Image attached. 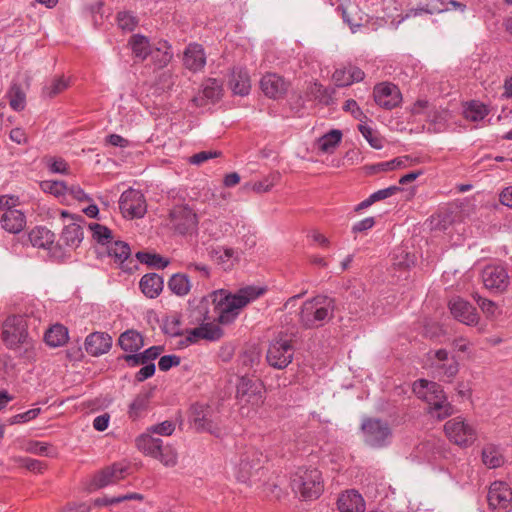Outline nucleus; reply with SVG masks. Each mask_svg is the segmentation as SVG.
<instances>
[{
  "mask_svg": "<svg viewBox=\"0 0 512 512\" xmlns=\"http://www.w3.org/2000/svg\"><path fill=\"white\" fill-rule=\"evenodd\" d=\"M92 232L93 239L101 245H108L112 242V231L101 224L91 223L88 225Z\"/></svg>",
  "mask_w": 512,
  "mask_h": 512,
  "instance_id": "obj_41",
  "label": "nucleus"
},
{
  "mask_svg": "<svg viewBox=\"0 0 512 512\" xmlns=\"http://www.w3.org/2000/svg\"><path fill=\"white\" fill-rule=\"evenodd\" d=\"M137 261L140 263L146 264L151 267H155L158 269H164L168 266L169 260L163 258L159 254L149 253V252H137L136 253Z\"/></svg>",
  "mask_w": 512,
  "mask_h": 512,
  "instance_id": "obj_40",
  "label": "nucleus"
},
{
  "mask_svg": "<svg viewBox=\"0 0 512 512\" xmlns=\"http://www.w3.org/2000/svg\"><path fill=\"white\" fill-rule=\"evenodd\" d=\"M335 306L333 298L317 295L303 303L299 321L306 328L320 327L333 317Z\"/></svg>",
  "mask_w": 512,
  "mask_h": 512,
  "instance_id": "obj_3",
  "label": "nucleus"
},
{
  "mask_svg": "<svg viewBox=\"0 0 512 512\" xmlns=\"http://www.w3.org/2000/svg\"><path fill=\"white\" fill-rule=\"evenodd\" d=\"M428 120L434 125V131H442L450 119V114L445 109H432L427 114Z\"/></svg>",
  "mask_w": 512,
  "mask_h": 512,
  "instance_id": "obj_42",
  "label": "nucleus"
},
{
  "mask_svg": "<svg viewBox=\"0 0 512 512\" xmlns=\"http://www.w3.org/2000/svg\"><path fill=\"white\" fill-rule=\"evenodd\" d=\"M156 367L154 363H146L136 374L135 379L138 382H143L152 377L155 373Z\"/></svg>",
  "mask_w": 512,
  "mask_h": 512,
  "instance_id": "obj_64",
  "label": "nucleus"
},
{
  "mask_svg": "<svg viewBox=\"0 0 512 512\" xmlns=\"http://www.w3.org/2000/svg\"><path fill=\"white\" fill-rule=\"evenodd\" d=\"M181 359L177 355H164L159 359L158 367L161 371H168L173 366H178Z\"/></svg>",
  "mask_w": 512,
  "mask_h": 512,
  "instance_id": "obj_60",
  "label": "nucleus"
},
{
  "mask_svg": "<svg viewBox=\"0 0 512 512\" xmlns=\"http://www.w3.org/2000/svg\"><path fill=\"white\" fill-rule=\"evenodd\" d=\"M127 470L128 466L121 463H114L95 474L92 485L94 488H103L107 485L117 483L125 478Z\"/></svg>",
  "mask_w": 512,
  "mask_h": 512,
  "instance_id": "obj_21",
  "label": "nucleus"
},
{
  "mask_svg": "<svg viewBox=\"0 0 512 512\" xmlns=\"http://www.w3.org/2000/svg\"><path fill=\"white\" fill-rule=\"evenodd\" d=\"M40 412H41L40 408H33L26 412L16 414L11 418L10 423L11 424H22V423L29 422V421L35 419L40 414Z\"/></svg>",
  "mask_w": 512,
  "mask_h": 512,
  "instance_id": "obj_54",
  "label": "nucleus"
},
{
  "mask_svg": "<svg viewBox=\"0 0 512 512\" xmlns=\"http://www.w3.org/2000/svg\"><path fill=\"white\" fill-rule=\"evenodd\" d=\"M444 431L448 439L460 447L471 446L477 438L475 428L461 417L448 420Z\"/></svg>",
  "mask_w": 512,
  "mask_h": 512,
  "instance_id": "obj_11",
  "label": "nucleus"
},
{
  "mask_svg": "<svg viewBox=\"0 0 512 512\" xmlns=\"http://www.w3.org/2000/svg\"><path fill=\"white\" fill-rule=\"evenodd\" d=\"M363 441L372 448H383L390 444L392 429L388 422L379 419L366 417L361 423Z\"/></svg>",
  "mask_w": 512,
  "mask_h": 512,
  "instance_id": "obj_6",
  "label": "nucleus"
},
{
  "mask_svg": "<svg viewBox=\"0 0 512 512\" xmlns=\"http://www.w3.org/2000/svg\"><path fill=\"white\" fill-rule=\"evenodd\" d=\"M291 487L303 500L317 499L324 490L322 474L316 468L300 467L291 478Z\"/></svg>",
  "mask_w": 512,
  "mask_h": 512,
  "instance_id": "obj_4",
  "label": "nucleus"
},
{
  "mask_svg": "<svg viewBox=\"0 0 512 512\" xmlns=\"http://www.w3.org/2000/svg\"><path fill=\"white\" fill-rule=\"evenodd\" d=\"M481 276L485 288L493 293H503L510 285L507 269L502 265H487Z\"/></svg>",
  "mask_w": 512,
  "mask_h": 512,
  "instance_id": "obj_14",
  "label": "nucleus"
},
{
  "mask_svg": "<svg viewBox=\"0 0 512 512\" xmlns=\"http://www.w3.org/2000/svg\"><path fill=\"white\" fill-rule=\"evenodd\" d=\"M449 310L453 317L465 325H476L479 320V315L475 307L468 301L455 297L448 303Z\"/></svg>",
  "mask_w": 512,
  "mask_h": 512,
  "instance_id": "obj_19",
  "label": "nucleus"
},
{
  "mask_svg": "<svg viewBox=\"0 0 512 512\" xmlns=\"http://www.w3.org/2000/svg\"><path fill=\"white\" fill-rule=\"evenodd\" d=\"M472 297L484 313L488 315H493L495 313L496 305L493 301L480 296L477 292H474Z\"/></svg>",
  "mask_w": 512,
  "mask_h": 512,
  "instance_id": "obj_55",
  "label": "nucleus"
},
{
  "mask_svg": "<svg viewBox=\"0 0 512 512\" xmlns=\"http://www.w3.org/2000/svg\"><path fill=\"white\" fill-rule=\"evenodd\" d=\"M68 87V82L63 77H55L43 87L42 93L48 98H53Z\"/></svg>",
  "mask_w": 512,
  "mask_h": 512,
  "instance_id": "obj_46",
  "label": "nucleus"
},
{
  "mask_svg": "<svg viewBox=\"0 0 512 512\" xmlns=\"http://www.w3.org/2000/svg\"><path fill=\"white\" fill-rule=\"evenodd\" d=\"M342 139V132L333 129L318 139V148L324 153H331L339 145Z\"/></svg>",
  "mask_w": 512,
  "mask_h": 512,
  "instance_id": "obj_37",
  "label": "nucleus"
},
{
  "mask_svg": "<svg viewBox=\"0 0 512 512\" xmlns=\"http://www.w3.org/2000/svg\"><path fill=\"white\" fill-rule=\"evenodd\" d=\"M429 388L427 403L429 404L430 412L435 413L439 419L450 416L453 413V407L447 401L442 387L438 383L431 381Z\"/></svg>",
  "mask_w": 512,
  "mask_h": 512,
  "instance_id": "obj_17",
  "label": "nucleus"
},
{
  "mask_svg": "<svg viewBox=\"0 0 512 512\" xmlns=\"http://www.w3.org/2000/svg\"><path fill=\"white\" fill-rule=\"evenodd\" d=\"M106 247L108 256L114 259L122 271L132 273L137 269V261L131 257V249L126 242L112 241Z\"/></svg>",
  "mask_w": 512,
  "mask_h": 512,
  "instance_id": "obj_16",
  "label": "nucleus"
},
{
  "mask_svg": "<svg viewBox=\"0 0 512 512\" xmlns=\"http://www.w3.org/2000/svg\"><path fill=\"white\" fill-rule=\"evenodd\" d=\"M431 381L425 380V379H419L414 382L413 384V392L416 394V396L419 399H422L427 402L428 393H429V386Z\"/></svg>",
  "mask_w": 512,
  "mask_h": 512,
  "instance_id": "obj_56",
  "label": "nucleus"
},
{
  "mask_svg": "<svg viewBox=\"0 0 512 512\" xmlns=\"http://www.w3.org/2000/svg\"><path fill=\"white\" fill-rule=\"evenodd\" d=\"M202 95V97L197 96L193 98V102H195L197 106L204 105V98L211 102L219 100L222 95L221 83L216 79H207L202 84Z\"/></svg>",
  "mask_w": 512,
  "mask_h": 512,
  "instance_id": "obj_33",
  "label": "nucleus"
},
{
  "mask_svg": "<svg viewBox=\"0 0 512 512\" xmlns=\"http://www.w3.org/2000/svg\"><path fill=\"white\" fill-rule=\"evenodd\" d=\"M49 170L52 173L66 174L68 173V165L62 158L50 157L46 160Z\"/></svg>",
  "mask_w": 512,
  "mask_h": 512,
  "instance_id": "obj_57",
  "label": "nucleus"
},
{
  "mask_svg": "<svg viewBox=\"0 0 512 512\" xmlns=\"http://www.w3.org/2000/svg\"><path fill=\"white\" fill-rule=\"evenodd\" d=\"M150 394L148 392L139 393L129 405L128 415L136 420L142 416L149 405Z\"/></svg>",
  "mask_w": 512,
  "mask_h": 512,
  "instance_id": "obj_36",
  "label": "nucleus"
},
{
  "mask_svg": "<svg viewBox=\"0 0 512 512\" xmlns=\"http://www.w3.org/2000/svg\"><path fill=\"white\" fill-rule=\"evenodd\" d=\"M400 190L401 188L398 186H390L385 189L378 190L371 194V200L374 201V203L380 200H384L395 195Z\"/></svg>",
  "mask_w": 512,
  "mask_h": 512,
  "instance_id": "obj_61",
  "label": "nucleus"
},
{
  "mask_svg": "<svg viewBox=\"0 0 512 512\" xmlns=\"http://www.w3.org/2000/svg\"><path fill=\"white\" fill-rule=\"evenodd\" d=\"M295 348L292 340L287 337L274 339L267 350V363L275 369H285L293 360Z\"/></svg>",
  "mask_w": 512,
  "mask_h": 512,
  "instance_id": "obj_10",
  "label": "nucleus"
},
{
  "mask_svg": "<svg viewBox=\"0 0 512 512\" xmlns=\"http://www.w3.org/2000/svg\"><path fill=\"white\" fill-rule=\"evenodd\" d=\"M44 340L50 347H60L68 340V330L63 325L56 324L46 331Z\"/></svg>",
  "mask_w": 512,
  "mask_h": 512,
  "instance_id": "obj_34",
  "label": "nucleus"
},
{
  "mask_svg": "<svg viewBox=\"0 0 512 512\" xmlns=\"http://www.w3.org/2000/svg\"><path fill=\"white\" fill-rule=\"evenodd\" d=\"M86 352L94 357L107 353L112 347V337L105 332H93L85 339Z\"/></svg>",
  "mask_w": 512,
  "mask_h": 512,
  "instance_id": "obj_23",
  "label": "nucleus"
},
{
  "mask_svg": "<svg viewBox=\"0 0 512 512\" xmlns=\"http://www.w3.org/2000/svg\"><path fill=\"white\" fill-rule=\"evenodd\" d=\"M487 114V107L477 101L470 102L464 110L465 118L474 122L484 119Z\"/></svg>",
  "mask_w": 512,
  "mask_h": 512,
  "instance_id": "obj_44",
  "label": "nucleus"
},
{
  "mask_svg": "<svg viewBox=\"0 0 512 512\" xmlns=\"http://www.w3.org/2000/svg\"><path fill=\"white\" fill-rule=\"evenodd\" d=\"M359 131L373 148L381 149L383 147L382 140L374 136L371 127L361 124L359 125Z\"/></svg>",
  "mask_w": 512,
  "mask_h": 512,
  "instance_id": "obj_53",
  "label": "nucleus"
},
{
  "mask_svg": "<svg viewBox=\"0 0 512 512\" xmlns=\"http://www.w3.org/2000/svg\"><path fill=\"white\" fill-rule=\"evenodd\" d=\"M62 217H70L73 222L65 225L60 240L68 247L77 248L83 240V228L81 223H85L82 216H71L67 211L61 212Z\"/></svg>",
  "mask_w": 512,
  "mask_h": 512,
  "instance_id": "obj_20",
  "label": "nucleus"
},
{
  "mask_svg": "<svg viewBox=\"0 0 512 512\" xmlns=\"http://www.w3.org/2000/svg\"><path fill=\"white\" fill-rule=\"evenodd\" d=\"M264 457L263 454L255 449L249 448L240 457L239 463L236 466L235 476L240 482L249 481L255 474L263 468Z\"/></svg>",
  "mask_w": 512,
  "mask_h": 512,
  "instance_id": "obj_12",
  "label": "nucleus"
},
{
  "mask_svg": "<svg viewBox=\"0 0 512 512\" xmlns=\"http://www.w3.org/2000/svg\"><path fill=\"white\" fill-rule=\"evenodd\" d=\"M40 187L45 193L56 197L64 196L68 192V187L63 181L45 180L40 183Z\"/></svg>",
  "mask_w": 512,
  "mask_h": 512,
  "instance_id": "obj_47",
  "label": "nucleus"
},
{
  "mask_svg": "<svg viewBox=\"0 0 512 512\" xmlns=\"http://www.w3.org/2000/svg\"><path fill=\"white\" fill-rule=\"evenodd\" d=\"M490 509L494 512H510L512 509V490L504 482H494L487 494Z\"/></svg>",
  "mask_w": 512,
  "mask_h": 512,
  "instance_id": "obj_15",
  "label": "nucleus"
},
{
  "mask_svg": "<svg viewBox=\"0 0 512 512\" xmlns=\"http://www.w3.org/2000/svg\"><path fill=\"white\" fill-rule=\"evenodd\" d=\"M27 315H10L2 325L1 338L5 346L14 351H20L21 356L31 359L34 357V341L29 337Z\"/></svg>",
  "mask_w": 512,
  "mask_h": 512,
  "instance_id": "obj_2",
  "label": "nucleus"
},
{
  "mask_svg": "<svg viewBox=\"0 0 512 512\" xmlns=\"http://www.w3.org/2000/svg\"><path fill=\"white\" fill-rule=\"evenodd\" d=\"M459 364L455 359L434 365V373L439 380L451 381V379L458 373Z\"/></svg>",
  "mask_w": 512,
  "mask_h": 512,
  "instance_id": "obj_38",
  "label": "nucleus"
},
{
  "mask_svg": "<svg viewBox=\"0 0 512 512\" xmlns=\"http://www.w3.org/2000/svg\"><path fill=\"white\" fill-rule=\"evenodd\" d=\"M220 155L217 151H201L190 157V163L200 165L209 159L216 158Z\"/></svg>",
  "mask_w": 512,
  "mask_h": 512,
  "instance_id": "obj_62",
  "label": "nucleus"
},
{
  "mask_svg": "<svg viewBox=\"0 0 512 512\" xmlns=\"http://www.w3.org/2000/svg\"><path fill=\"white\" fill-rule=\"evenodd\" d=\"M310 93L321 103H324L326 105L329 104L331 96L328 92V89L324 88L321 84L314 83L310 87Z\"/></svg>",
  "mask_w": 512,
  "mask_h": 512,
  "instance_id": "obj_59",
  "label": "nucleus"
},
{
  "mask_svg": "<svg viewBox=\"0 0 512 512\" xmlns=\"http://www.w3.org/2000/svg\"><path fill=\"white\" fill-rule=\"evenodd\" d=\"M15 462L18 465L25 467L29 471L37 472V473H41L45 468V465L43 462L36 460V459L29 458V457H17V458H15Z\"/></svg>",
  "mask_w": 512,
  "mask_h": 512,
  "instance_id": "obj_51",
  "label": "nucleus"
},
{
  "mask_svg": "<svg viewBox=\"0 0 512 512\" xmlns=\"http://www.w3.org/2000/svg\"><path fill=\"white\" fill-rule=\"evenodd\" d=\"M134 56L140 60H145L148 55H152L153 59L158 63L159 67L166 66L171 58L172 53L169 51L170 46L166 41L160 43V47L152 49L148 38L136 34L129 41Z\"/></svg>",
  "mask_w": 512,
  "mask_h": 512,
  "instance_id": "obj_7",
  "label": "nucleus"
},
{
  "mask_svg": "<svg viewBox=\"0 0 512 512\" xmlns=\"http://www.w3.org/2000/svg\"><path fill=\"white\" fill-rule=\"evenodd\" d=\"M337 506L340 512L365 511V501L356 490H347L342 493L337 500Z\"/></svg>",
  "mask_w": 512,
  "mask_h": 512,
  "instance_id": "obj_25",
  "label": "nucleus"
},
{
  "mask_svg": "<svg viewBox=\"0 0 512 512\" xmlns=\"http://www.w3.org/2000/svg\"><path fill=\"white\" fill-rule=\"evenodd\" d=\"M229 85L235 94L245 96L249 93L251 88L250 77L245 69H233Z\"/></svg>",
  "mask_w": 512,
  "mask_h": 512,
  "instance_id": "obj_30",
  "label": "nucleus"
},
{
  "mask_svg": "<svg viewBox=\"0 0 512 512\" xmlns=\"http://www.w3.org/2000/svg\"><path fill=\"white\" fill-rule=\"evenodd\" d=\"M168 288L177 296H185L190 292L191 283L186 274H173L168 280Z\"/></svg>",
  "mask_w": 512,
  "mask_h": 512,
  "instance_id": "obj_35",
  "label": "nucleus"
},
{
  "mask_svg": "<svg viewBox=\"0 0 512 512\" xmlns=\"http://www.w3.org/2000/svg\"><path fill=\"white\" fill-rule=\"evenodd\" d=\"M264 292L253 286L240 289L236 294L225 290H216L202 297L198 305L203 321L217 320L219 324L228 325L235 321L240 310L258 298Z\"/></svg>",
  "mask_w": 512,
  "mask_h": 512,
  "instance_id": "obj_1",
  "label": "nucleus"
},
{
  "mask_svg": "<svg viewBox=\"0 0 512 512\" xmlns=\"http://www.w3.org/2000/svg\"><path fill=\"white\" fill-rule=\"evenodd\" d=\"M373 96L375 102L382 108L391 110L397 107L401 100L399 88L392 83H380L374 87Z\"/></svg>",
  "mask_w": 512,
  "mask_h": 512,
  "instance_id": "obj_18",
  "label": "nucleus"
},
{
  "mask_svg": "<svg viewBox=\"0 0 512 512\" xmlns=\"http://www.w3.org/2000/svg\"><path fill=\"white\" fill-rule=\"evenodd\" d=\"M139 287L146 297L154 299L158 297L163 290V277L157 273H147L142 276Z\"/></svg>",
  "mask_w": 512,
  "mask_h": 512,
  "instance_id": "obj_28",
  "label": "nucleus"
},
{
  "mask_svg": "<svg viewBox=\"0 0 512 512\" xmlns=\"http://www.w3.org/2000/svg\"><path fill=\"white\" fill-rule=\"evenodd\" d=\"M120 359L124 360L130 367H137L139 365L146 364L142 352L139 353V351L123 355L120 357Z\"/></svg>",
  "mask_w": 512,
  "mask_h": 512,
  "instance_id": "obj_63",
  "label": "nucleus"
},
{
  "mask_svg": "<svg viewBox=\"0 0 512 512\" xmlns=\"http://www.w3.org/2000/svg\"><path fill=\"white\" fill-rule=\"evenodd\" d=\"M26 452L41 455V456H49V445L44 442L39 441H30L27 443Z\"/></svg>",
  "mask_w": 512,
  "mask_h": 512,
  "instance_id": "obj_58",
  "label": "nucleus"
},
{
  "mask_svg": "<svg viewBox=\"0 0 512 512\" xmlns=\"http://www.w3.org/2000/svg\"><path fill=\"white\" fill-rule=\"evenodd\" d=\"M260 87L263 93L269 98L278 99L284 96L288 89V83L283 77L276 73L265 74L261 81Z\"/></svg>",
  "mask_w": 512,
  "mask_h": 512,
  "instance_id": "obj_24",
  "label": "nucleus"
},
{
  "mask_svg": "<svg viewBox=\"0 0 512 512\" xmlns=\"http://www.w3.org/2000/svg\"><path fill=\"white\" fill-rule=\"evenodd\" d=\"M364 78V71L351 63L337 68L332 75V80L337 87H347L363 81Z\"/></svg>",
  "mask_w": 512,
  "mask_h": 512,
  "instance_id": "obj_22",
  "label": "nucleus"
},
{
  "mask_svg": "<svg viewBox=\"0 0 512 512\" xmlns=\"http://www.w3.org/2000/svg\"><path fill=\"white\" fill-rule=\"evenodd\" d=\"M236 398L242 412L245 405H251L253 408L261 406L264 402L263 383L258 379L242 376L237 383Z\"/></svg>",
  "mask_w": 512,
  "mask_h": 512,
  "instance_id": "obj_9",
  "label": "nucleus"
},
{
  "mask_svg": "<svg viewBox=\"0 0 512 512\" xmlns=\"http://www.w3.org/2000/svg\"><path fill=\"white\" fill-rule=\"evenodd\" d=\"M119 208L125 217L141 218L147 210L145 197L139 190L130 188L121 194Z\"/></svg>",
  "mask_w": 512,
  "mask_h": 512,
  "instance_id": "obj_13",
  "label": "nucleus"
},
{
  "mask_svg": "<svg viewBox=\"0 0 512 512\" xmlns=\"http://www.w3.org/2000/svg\"><path fill=\"white\" fill-rule=\"evenodd\" d=\"M188 421L197 432H208L215 436H219L221 433L215 412L207 404H192L188 411Z\"/></svg>",
  "mask_w": 512,
  "mask_h": 512,
  "instance_id": "obj_8",
  "label": "nucleus"
},
{
  "mask_svg": "<svg viewBox=\"0 0 512 512\" xmlns=\"http://www.w3.org/2000/svg\"><path fill=\"white\" fill-rule=\"evenodd\" d=\"M280 179L279 173L271 174L269 177L262 181L255 182L252 186V190L256 193L268 192L275 183Z\"/></svg>",
  "mask_w": 512,
  "mask_h": 512,
  "instance_id": "obj_50",
  "label": "nucleus"
},
{
  "mask_svg": "<svg viewBox=\"0 0 512 512\" xmlns=\"http://www.w3.org/2000/svg\"><path fill=\"white\" fill-rule=\"evenodd\" d=\"M1 226L9 233H20L26 225V217L23 212L17 209H8L3 213L0 219Z\"/></svg>",
  "mask_w": 512,
  "mask_h": 512,
  "instance_id": "obj_26",
  "label": "nucleus"
},
{
  "mask_svg": "<svg viewBox=\"0 0 512 512\" xmlns=\"http://www.w3.org/2000/svg\"><path fill=\"white\" fill-rule=\"evenodd\" d=\"M199 327L205 340L217 341L223 336V330L214 323H203Z\"/></svg>",
  "mask_w": 512,
  "mask_h": 512,
  "instance_id": "obj_48",
  "label": "nucleus"
},
{
  "mask_svg": "<svg viewBox=\"0 0 512 512\" xmlns=\"http://www.w3.org/2000/svg\"><path fill=\"white\" fill-rule=\"evenodd\" d=\"M162 440L160 438L154 437L152 434L145 432L139 435L135 439L136 447L139 451H141L146 456H150L155 458L159 453V449L161 448Z\"/></svg>",
  "mask_w": 512,
  "mask_h": 512,
  "instance_id": "obj_32",
  "label": "nucleus"
},
{
  "mask_svg": "<svg viewBox=\"0 0 512 512\" xmlns=\"http://www.w3.org/2000/svg\"><path fill=\"white\" fill-rule=\"evenodd\" d=\"M169 225L179 235L197 233L199 218L195 210L186 203L174 205L169 211Z\"/></svg>",
  "mask_w": 512,
  "mask_h": 512,
  "instance_id": "obj_5",
  "label": "nucleus"
},
{
  "mask_svg": "<svg viewBox=\"0 0 512 512\" xmlns=\"http://www.w3.org/2000/svg\"><path fill=\"white\" fill-rule=\"evenodd\" d=\"M155 459L159 460L166 467H174L178 462V453L172 445H164L162 442Z\"/></svg>",
  "mask_w": 512,
  "mask_h": 512,
  "instance_id": "obj_39",
  "label": "nucleus"
},
{
  "mask_svg": "<svg viewBox=\"0 0 512 512\" xmlns=\"http://www.w3.org/2000/svg\"><path fill=\"white\" fill-rule=\"evenodd\" d=\"M118 26L124 31H133L138 25V19L132 13L122 11L117 14Z\"/></svg>",
  "mask_w": 512,
  "mask_h": 512,
  "instance_id": "obj_49",
  "label": "nucleus"
},
{
  "mask_svg": "<svg viewBox=\"0 0 512 512\" xmlns=\"http://www.w3.org/2000/svg\"><path fill=\"white\" fill-rule=\"evenodd\" d=\"M175 430V424L172 421L166 420L160 424L152 425L146 432L149 434H158L162 436H170Z\"/></svg>",
  "mask_w": 512,
  "mask_h": 512,
  "instance_id": "obj_52",
  "label": "nucleus"
},
{
  "mask_svg": "<svg viewBox=\"0 0 512 512\" xmlns=\"http://www.w3.org/2000/svg\"><path fill=\"white\" fill-rule=\"evenodd\" d=\"M183 63L191 71H199L206 64L204 49L200 44H189L184 51Z\"/></svg>",
  "mask_w": 512,
  "mask_h": 512,
  "instance_id": "obj_27",
  "label": "nucleus"
},
{
  "mask_svg": "<svg viewBox=\"0 0 512 512\" xmlns=\"http://www.w3.org/2000/svg\"><path fill=\"white\" fill-rule=\"evenodd\" d=\"M482 461L489 468H497L503 463V458L495 446L488 445L483 448Z\"/></svg>",
  "mask_w": 512,
  "mask_h": 512,
  "instance_id": "obj_43",
  "label": "nucleus"
},
{
  "mask_svg": "<svg viewBox=\"0 0 512 512\" xmlns=\"http://www.w3.org/2000/svg\"><path fill=\"white\" fill-rule=\"evenodd\" d=\"M117 344L127 353L138 352L144 346V338L141 333L129 329L120 334Z\"/></svg>",
  "mask_w": 512,
  "mask_h": 512,
  "instance_id": "obj_29",
  "label": "nucleus"
},
{
  "mask_svg": "<svg viewBox=\"0 0 512 512\" xmlns=\"http://www.w3.org/2000/svg\"><path fill=\"white\" fill-rule=\"evenodd\" d=\"M29 241L34 247L51 249L54 245L55 234L46 227H35L28 235Z\"/></svg>",
  "mask_w": 512,
  "mask_h": 512,
  "instance_id": "obj_31",
  "label": "nucleus"
},
{
  "mask_svg": "<svg viewBox=\"0 0 512 512\" xmlns=\"http://www.w3.org/2000/svg\"><path fill=\"white\" fill-rule=\"evenodd\" d=\"M9 104L10 107L15 111H22L25 108V93L17 84H14L9 91Z\"/></svg>",
  "mask_w": 512,
  "mask_h": 512,
  "instance_id": "obj_45",
  "label": "nucleus"
}]
</instances>
